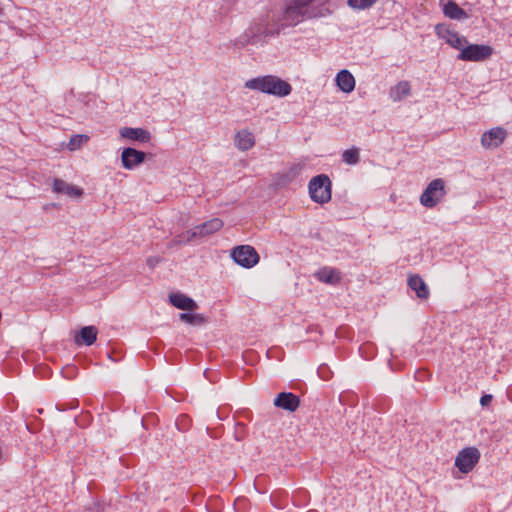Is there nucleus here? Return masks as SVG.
I'll return each instance as SVG.
<instances>
[{
	"mask_svg": "<svg viewBox=\"0 0 512 512\" xmlns=\"http://www.w3.org/2000/svg\"><path fill=\"white\" fill-rule=\"evenodd\" d=\"M446 195L445 182L441 178L432 180L420 196V203L426 208L435 207Z\"/></svg>",
	"mask_w": 512,
	"mask_h": 512,
	"instance_id": "20e7f679",
	"label": "nucleus"
},
{
	"mask_svg": "<svg viewBox=\"0 0 512 512\" xmlns=\"http://www.w3.org/2000/svg\"><path fill=\"white\" fill-rule=\"evenodd\" d=\"M408 286L411 290L416 292V295L420 299H428L429 288L424 280L419 275H413L408 278Z\"/></svg>",
	"mask_w": 512,
	"mask_h": 512,
	"instance_id": "6ab92c4d",
	"label": "nucleus"
},
{
	"mask_svg": "<svg viewBox=\"0 0 512 512\" xmlns=\"http://www.w3.org/2000/svg\"><path fill=\"white\" fill-rule=\"evenodd\" d=\"M97 328L94 326H85L80 330L79 336L76 337L77 343H84L87 346L92 345L97 339Z\"/></svg>",
	"mask_w": 512,
	"mask_h": 512,
	"instance_id": "412c9836",
	"label": "nucleus"
},
{
	"mask_svg": "<svg viewBox=\"0 0 512 512\" xmlns=\"http://www.w3.org/2000/svg\"><path fill=\"white\" fill-rule=\"evenodd\" d=\"M314 0H293L288 5L283 13L280 23L277 24L275 29L269 28L262 24H258L250 29V40L247 42L251 44L257 43V36L264 35V37L278 35L280 30L287 26H295L300 23L304 18H318L326 17L330 14V10L322 6H313Z\"/></svg>",
	"mask_w": 512,
	"mask_h": 512,
	"instance_id": "f257e3e1",
	"label": "nucleus"
},
{
	"mask_svg": "<svg viewBox=\"0 0 512 512\" xmlns=\"http://www.w3.org/2000/svg\"><path fill=\"white\" fill-rule=\"evenodd\" d=\"M331 181L325 174L313 177L308 185L311 199L319 204L327 203L331 200Z\"/></svg>",
	"mask_w": 512,
	"mask_h": 512,
	"instance_id": "7ed1b4c3",
	"label": "nucleus"
},
{
	"mask_svg": "<svg viewBox=\"0 0 512 512\" xmlns=\"http://www.w3.org/2000/svg\"><path fill=\"white\" fill-rule=\"evenodd\" d=\"M492 401V395L485 394L481 397L480 403L482 406L488 405Z\"/></svg>",
	"mask_w": 512,
	"mask_h": 512,
	"instance_id": "cd10ccee",
	"label": "nucleus"
},
{
	"mask_svg": "<svg viewBox=\"0 0 512 512\" xmlns=\"http://www.w3.org/2000/svg\"><path fill=\"white\" fill-rule=\"evenodd\" d=\"M170 303L178 309L194 311L198 309L197 303L190 297L182 293H172L169 295Z\"/></svg>",
	"mask_w": 512,
	"mask_h": 512,
	"instance_id": "f3484780",
	"label": "nucleus"
},
{
	"mask_svg": "<svg viewBox=\"0 0 512 512\" xmlns=\"http://www.w3.org/2000/svg\"><path fill=\"white\" fill-rule=\"evenodd\" d=\"M410 84L408 81H400L390 90V97L394 102L401 101L410 94Z\"/></svg>",
	"mask_w": 512,
	"mask_h": 512,
	"instance_id": "4be33fe9",
	"label": "nucleus"
},
{
	"mask_svg": "<svg viewBox=\"0 0 512 512\" xmlns=\"http://www.w3.org/2000/svg\"><path fill=\"white\" fill-rule=\"evenodd\" d=\"M314 277L320 282L335 285L338 284L341 280V273L336 268L332 267H322L315 274Z\"/></svg>",
	"mask_w": 512,
	"mask_h": 512,
	"instance_id": "dca6fc26",
	"label": "nucleus"
},
{
	"mask_svg": "<svg viewBox=\"0 0 512 512\" xmlns=\"http://www.w3.org/2000/svg\"><path fill=\"white\" fill-rule=\"evenodd\" d=\"M255 144L254 136L247 130L239 131L235 136V145L242 151L251 149Z\"/></svg>",
	"mask_w": 512,
	"mask_h": 512,
	"instance_id": "aec40b11",
	"label": "nucleus"
},
{
	"mask_svg": "<svg viewBox=\"0 0 512 512\" xmlns=\"http://www.w3.org/2000/svg\"><path fill=\"white\" fill-rule=\"evenodd\" d=\"M274 405L289 412L297 410L300 404L299 397L291 392H281L274 399Z\"/></svg>",
	"mask_w": 512,
	"mask_h": 512,
	"instance_id": "f8f14e48",
	"label": "nucleus"
},
{
	"mask_svg": "<svg viewBox=\"0 0 512 512\" xmlns=\"http://www.w3.org/2000/svg\"><path fill=\"white\" fill-rule=\"evenodd\" d=\"M179 318L181 321L192 325H201L206 322L205 317L201 314L181 313Z\"/></svg>",
	"mask_w": 512,
	"mask_h": 512,
	"instance_id": "b1692460",
	"label": "nucleus"
},
{
	"mask_svg": "<svg viewBox=\"0 0 512 512\" xmlns=\"http://www.w3.org/2000/svg\"><path fill=\"white\" fill-rule=\"evenodd\" d=\"M245 87L278 97H285L292 91V87L288 82L274 75L249 79L245 82Z\"/></svg>",
	"mask_w": 512,
	"mask_h": 512,
	"instance_id": "f03ea898",
	"label": "nucleus"
},
{
	"mask_svg": "<svg viewBox=\"0 0 512 512\" xmlns=\"http://www.w3.org/2000/svg\"><path fill=\"white\" fill-rule=\"evenodd\" d=\"M223 227V221L219 218L210 219L200 225L194 227L191 232H188L190 236L185 240V242L190 241L192 238L198 236H207L215 233Z\"/></svg>",
	"mask_w": 512,
	"mask_h": 512,
	"instance_id": "9d476101",
	"label": "nucleus"
},
{
	"mask_svg": "<svg viewBox=\"0 0 512 512\" xmlns=\"http://www.w3.org/2000/svg\"><path fill=\"white\" fill-rule=\"evenodd\" d=\"M119 133L123 138L141 143H147L151 139L150 132L143 128L124 127L120 129Z\"/></svg>",
	"mask_w": 512,
	"mask_h": 512,
	"instance_id": "4468645a",
	"label": "nucleus"
},
{
	"mask_svg": "<svg viewBox=\"0 0 512 512\" xmlns=\"http://www.w3.org/2000/svg\"><path fill=\"white\" fill-rule=\"evenodd\" d=\"M445 0H441L440 4L443 7V13L446 17L453 20H464L469 16L464 9H462L455 1L448 0L444 3Z\"/></svg>",
	"mask_w": 512,
	"mask_h": 512,
	"instance_id": "ddd939ff",
	"label": "nucleus"
},
{
	"mask_svg": "<svg viewBox=\"0 0 512 512\" xmlns=\"http://www.w3.org/2000/svg\"><path fill=\"white\" fill-rule=\"evenodd\" d=\"M377 0H348V5L357 10H365L372 7Z\"/></svg>",
	"mask_w": 512,
	"mask_h": 512,
	"instance_id": "393cba45",
	"label": "nucleus"
},
{
	"mask_svg": "<svg viewBox=\"0 0 512 512\" xmlns=\"http://www.w3.org/2000/svg\"><path fill=\"white\" fill-rule=\"evenodd\" d=\"M480 452L476 447H466L459 451L455 458V466L464 474L473 470L479 462Z\"/></svg>",
	"mask_w": 512,
	"mask_h": 512,
	"instance_id": "423d86ee",
	"label": "nucleus"
},
{
	"mask_svg": "<svg viewBox=\"0 0 512 512\" xmlns=\"http://www.w3.org/2000/svg\"><path fill=\"white\" fill-rule=\"evenodd\" d=\"M507 137V131L502 127H495L485 132L481 136V145L485 149L498 148Z\"/></svg>",
	"mask_w": 512,
	"mask_h": 512,
	"instance_id": "1a4fd4ad",
	"label": "nucleus"
},
{
	"mask_svg": "<svg viewBox=\"0 0 512 512\" xmlns=\"http://www.w3.org/2000/svg\"><path fill=\"white\" fill-rule=\"evenodd\" d=\"M342 160L346 164L356 165L360 161V153L358 148L347 149L342 154Z\"/></svg>",
	"mask_w": 512,
	"mask_h": 512,
	"instance_id": "5701e85b",
	"label": "nucleus"
},
{
	"mask_svg": "<svg viewBox=\"0 0 512 512\" xmlns=\"http://www.w3.org/2000/svg\"><path fill=\"white\" fill-rule=\"evenodd\" d=\"M335 81L338 88L344 93H350L355 89V78L347 69L340 70Z\"/></svg>",
	"mask_w": 512,
	"mask_h": 512,
	"instance_id": "a211bd4d",
	"label": "nucleus"
},
{
	"mask_svg": "<svg viewBox=\"0 0 512 512\" xmlns=\"http://www.w3.org/2000/svg\"><path fill=\"white\" fill-rule=\"evenodd\" d=\"M231 257L240 266L251 268L259 262V255L250 245H241L235 247L231 252Z\"/></svg>",
	"mask_w": 512,
	"mask_h": 512,
	"instance_id": "0eeeda50",
	"label": "nucleus"
},
{
	"mask_svg": "<svg viewBox=\"0 0 512 512\" xmlns=\"http://www.w3.org/2000/svg\"><path fill=\"white\" fill-rule=\"evenodd\" d=\"M146 153L131 147L124 148L121 161L124 168L132 170L145 161Z\"/></svg>",
	"mask_w": 512,
	"mask_h": 512,
	"instance_id": "9b49d317",
	"label": "nucleus"
},
{
	"mask_svg": "<svg viewBox=\"0 0 512 512\" xmlns=\"http://www.w3.org/2000/svg\"><path fill=\"white\" fill-rule=\"evenodd\" d=\"M437 36L444 39L451 47L461 50L468 43L467 39L460 36L457 32L451 30L446 24H438L435 26Z\"/></svg>",
	"mask_w": 512,
	"mask_h": 512,
	"instance_id": "6e6552de",
	"label": "nucleus"
},
{
	"mask_svg": "<svg viewBox=\"0 0 512 512\" xmlns=\"http://www.w3.org/2000/svg\"><path fill=\"white\" fill-rule=\"evenodd\" d=\"M161 261V259L157 256H151L149 258H147V265L150 267V268H154L156 267V265Z\"/></svg>",
	"mask_w": 512,
	"mask_h": 512,
	"instance_id": "bb28decb",
	"label": "nucleus"
},
{
	"mask_svg": "<svg viewBox=\"0 0 512 512\" xmlns=\"http://www.w3.org/2000/svg\"><path fill=\"white\" fill-rule=\"evenodd\" d=\"M493 53V48L483 44H466L457 56L459 60L480 62L488 59Z\"/></svg>",
	"mask_w": 512,
	"mask_h": 512,
	"instance_id": "39448f33",
	"label": "nucleus"
},
{
	"mask_svg": "<svg viewBox=\"0 0 512 512\" xmlns=\"http://www.w3.org/2000/svg\"><path fill=\"white\" fill-rule=\"evenodd\" d=\"M83 141V136H75L73 138H71L70 142H69V149L70 150H74L76 148H78L80 146V144L82 143Z\"/></svg>",
	"mask_w": 512,
	"mask_h": 512,
	"instance_id": "a878e982",
	"label": "nucleus"
},
{
	"mask_svg": "<svg viewBox=\"0 0 512 512\" xmlns=\"http://www.w3.org/2000/svg\"><path fill=\"white\" fill-rule=\"evenodd\" d=\"M52 189L53 192L67 195L70 198H78L83 194L82 189L74 185H71L61 179H55L53 181Z\"/></svg>",
	"mask_w": 512,
	"mask_h": 512,
	"instance_id": "2eb2a0df",
	"label": "nucleus"
}]
</instances>
